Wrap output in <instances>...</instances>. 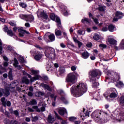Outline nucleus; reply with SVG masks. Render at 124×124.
Wrapping results in <instances>:
<instances>
[{
    "mask_svg": "<svg viewBox=\"0 0 124 124\" xmlns=\"http://www.w3.org/2000/svg\"><path fill=\"white\" fill-rule=\"evenodd\" d=\"M28 95L29 96H32L33 95V94L31 92H28Z\"/></svg>",
    "mask_w": 124,
    "mask_h": 124,
    "instance_id": "obj_63",
    "label": "nucleus"
},
{
    "mask_svg": "<svg viewBox=\"0 0 124 124\" xmlns=\"http://www.w3.org/2000/svg\"><path fill=\"white\" fill-rule=\"evenodd\" d=\"M19 18L22 19V20H25L27 21V15L20 14L19 15Z\"/></svg>",
    "mask_w": 124,
    "mask_h": 124,
    "instance_id": "obj_35",
    "label": "nucleus"
},
{
    "mask_svg": "<svg viewBox=\"0 0 124 124\" xmlns=\"http://www.w3.org/2000/svg\"><path fill=\"white\" fill-rule=\"evenodd\" d=\"M37 14L38 15H40L41 17H43L45 19H47L48 18V16H47V14L44 12V11H38L37 12Z\"/></svg>",
    "mask_w": 124,
    "mask_h": 124,
    "instance_id": "obj_15",
    "label": "nucleus"
},
{
    "mask_svg": "<svg viewBox=\"0 0 124 124\" xmlns=\"http://www.w3.org/2000/svg\"><path fill=\"white\" fill-rule=\"evenodd\" d=\"M43 87L47 90V91H49V92H52V89L50 88V86L47 84H43Z\"/></svg>",
    "mask_w": 124,
    "mask_h": 124,
    "instance_id": "obj_32",
    "label": "nucleus"
},
{
    "mask_svg": "<svg viewBox=\"0 0 124 124\" xmlns=\"http://www.w3.org/2000/svg\"><path fill=\"white\" fill-rule=\"evenodd\" d=\"M77 32H78V34H79V35H82V34L83 35H84V34H85V31H83H83H82L81 30L78 31Z\"/></svg>",
    "mask_w": 124,
    "mask_h": 124,
    "instance_id": "obj_42",
    "label": "nucleus"
},
{
    "mask_svg": "<svg viewBox=\"0 0 124 124\" xmlns=\"http://www.w3.org/2000/svg\"><path fill=\"white\" fill-rule=\"evenodd\" d=\"M108 30L109 31L113 32L115 31V26L112 24H110L108 26Z\"/></svg>",
    "mask_w": 124,
    "mask_h": 124,
    "instance_id": "obj_27",
    "label": "nucleus"
},
{
    "mask_svg": "<svg viewBox=\"0 0 124 124\" xmlns=\"http://www.w3.org/2000/svg\"><path fill=\"white\" fill-rule=\"evenodd\" d=\"M56 22L58 23V28H61V30H62V23H61V19H60V17H56Z\"/></svg>",
    "mask_w": 124,
    "mask_h": 124,
    "instance_id": "obj_23",
    "label": "nucleus"
},
{
    "mask_svg": "<svg viewBox=\"0 0 124 124\" xmlns=\"http://www.w3.org/2000/svg\"><path fill=\"white\" fill-rule=\"evenodd\" d=\"M98 75V72L96 70L91 71L89 72V78L91 82L96 80V77Z\"/></svg>",
    "mask_w": 124,
    "mask_h": 124,
    "instance_id": "obj_5",
    "label": "nucleus"
},
{
    "mask_svg": "<svg viewBox=\"0 0 124 124\" xmlns=\"http://www.w3.org/2000/svg\"><path fill=\"white\" fill-rule=\"evenodd\" d=\"M8 77L10 80H13V77L12 76V72L11 71H10L9 72Z\"/></svg>",
    "mask_w": 124,
    "mask_h": 124,
    "instance_id": "obj_41",
    "label": "nucleus"
},
{
    "mask_svg": "<svg viewBox=\"0 0 124 124\" xmlns=\"http://www.w3.org/2000/svg\"><path fill=\"white\" fill-rule=\"evenodd\" d=\"M18 124V122H17V121H12L10 123V124Z\"/></svg>",
    "mask_w": 124,
    "mask_h": 124,
    "instance_id": "obj_61",
    "label": "nucleus"
},
{
    "mask_svg": "<svg viewBox=\"0 0 124 124\" xmlns=\"http://www.w3.org/2000/svg\"><path fill=\"white\" fill-rule=\"evenodd\" d=\"M109 79H111L112 80V82H115L117 81V78H118V74L117 73L115 72L114 71H111L110 75H109Z\"/></svg>",
    "mask_w": 124,
    "mask_h": 124,
    "instance_id": "obj_10",
    "label": "nucleus"
},
{
    "mask_svg": "<svg viewBox=\"0 0 124 124\" xmlns=\"http://www.w3.org/2000/svg\"><path fill=\"white\" fill-rule=\"evenodd\" d=\"M0 101L2 103V104L4 107H10L11 106V102L8 101L7 100H5V97H3L1 98Z\"/></svg>",
    "mask_w": 124,
    "mask_h": 124,
    "instance_id": "obj_8",
    "label": "nucleus"
},
{
    "mask_svg": "<svg viewBox=\"0 0 124 124\" xmlns=\"http://www.w3.org/2000/svg\"><path fill=\"white\" fill-rule=\"evenodd\" d=\"M58 113L61 116H63L64 114H67V111H66V109L65 108H62L59 109Z\"/></svg>",
    "mask_w": 124,
    "mask_h": 124,
    "instance_id": "obj_18",
    "label": "nucleus"
},
{
    "mask_svg": "<svg viewBox=\"0 0 124 124\" xmlns=\"http://www.w3.org/2000/svg\"><path fill=\"white\" fill-rule=\"evenodd\" d=\"M37 79H38V77L36 76L31 78L30 80L31 82H34V81H35V80H37Z\"/></svg>",
    "mask_w": 124,
    "mask_h": 124,
    "instance_id": "obj_45",
    "label": "nucleus"
},
{
    "mask_svg": "<svg viewBox=\"0 0 124 124\" xmlns=\"http://www.w3.org/2000/svg\"><path fill=\"white\" fill-rule=\"evenodd\" d=\"M123 14L121 12L117 11L115 13V16L119 19H122V18H123Z\"/></svg>",
    "mask_w": 124,
    "mask_h": 124,
    "instance_id": "obj_22",
    "label": "nucleus"
},
{
    "mask_svg": "<svg viewBox=\"0 0 124 124\" xmlns=\"http://www.w3.org/2000/svg\"><path fill=\"white\" fill-rule=\"evenodd\" d=\"M33 109H34L36 112H44L45 111V106L43 105L42 107L41 108V109L38 108L37 106H34L32 107Z\"/></svg>",
    "mask_w": 124,
    "mask_h": 124,
    "instance_id": "obj_13",
    "label": "nucleus"
},
{
    "mask_svg": "<svg viewBox=\"0 0 124 124\" xmlns=\"http://www.w3.org/2000/svg\"><path fill=\"white\" fill-rule=\"evenodd\" d=\"M45 54L46 58L54 60L56 57L55 54V49L52 47H46Z\"/></svg>",
    "mask_w": 124,
    "mask_h": 124,
    "instance_id": "obj_2",
    "label": "nucleus"
},
{
    "mask_svg": "<svg viewBox=\"0 0 124 124\" xmlns=\"http://www.w3.org/2000/svg\"><path fill=\"white\" fill-rule=\"evenodd\" d=\"M3 94L5 96H8L10 94L9 88H6L5 89H0V97H1Z\"/></svg>",
    "mask_w": 124,
    "mask_h": 124,
    "instance_id": "obj_7",
    "label": "nucleus"
},
{
    "mask_svg": "<svg viewBox=\"0 0 124 124\" xmlns=\"http://www.w3.org/2000/svg\"><path fill=\"white\" fill-rule=\"evenodd\" d=\"M16 116H19V112L17 110L14 111V113Z\"/></svg>",
    "mask_w": 124,
    "mask_h": 124,
    "instance_id": "obj_56",
    "label": "nucleus"
},
{
    "mask_svg": "<svg viewBox=\"0 0 124 124\" xmlns=\"http://www.w3.org/2000/svg\"><path fill=\"white\" fill-rule=\"evenodd\" d=\"M88 90V87L86 84L82 82H79L76 86H73L71 88V93L76 95L77 97L83 95Z\"/></svg>",
    "mask_w": 124,
    "mask_h": 124,
    "instance_id": "obj_1",
    "label": "nucleus"
},
{
    "mask_svg": "<svg viewBox=\"0 0 124 124\" xmlns=\"http://www.w3.org/2000/svg\"><path fill=\"white\" fill-rule=\"evenodd\" d=\"M100 115H102V116H108V114H107L106 112L104 111H99L98 110L94 111L91 114V117H93V118H97V119H98V116Z\"/></svg>",
    "mask_w": 124,
    "mask_h": 124,
    "instance_id": "obj_6",
    "label": "nucleus"
},
{
    "mask_svg": "<svg viewBox=\"0 0 124 124\" xmlns=\"http://www.w3.org/2000/svg\"><path fill=\"white\" fill-rule=\"evenodd\" d=\"M34 20V17L32 15H29L26 16V22H30L31 23Z\"/></svg>",
    "mask_w": 124,
    "mask_h": 124,
    "instance_id": "obj_19",
    "label": "nucleus"
},
{
    "mask_svg": "<svg viewBox=\"0 0 124 124\" xmlns=\"http://www.w3.org/2000/svg\"><path fill=\"white\" fill-rule=\"evenodd\" d=\"M3 31H5V32H8L9 30H8V28H7V27L5 26L3 28Z\"/></svg>",
    "mask_w": 124,
    "mask_h": 124,
    "instance_id": "obj_51",
    "label": "nucleus"
},
{
    "mask_svg": "<svg viewBox=\"0 0 124 124\" xmlns=\"http://www.w3.org/2000/svg\"><path fill=\"white\" fill-rule=\"evenodd\" d=\"M81 22L83 24H87L88 23H90V20L87 18H84L81 20Z\"/></svg>",
    "mask_w": 124,
    "mask_h": 124,
    "instance_id": "obj_33",
    "label": "nucleus"
},
{
    "mask_svg": "<svg viewBox=\"0 0 124 124\" xmlns=\"http://www.w3.org/2000/svg\"><path fill=\"white\" fill-rule=\"evenodd\" d=\"M22 82L25 83L26 85H29V84H30V80L27 77H23L22 79Z\"/></svg>",
    "mask_w": 124,
    "mask_h": 124,
    "instance_id": "obj_26",
    "label": "nucleus"
},
{
    "mask_svg": "<svg viewBox=\"0 0 124 124\" xmlns=\"http://www.w3.org/2000/svg\"><path fill=\"white\" fill-rule=\"evenodd\" d=\"M19 62H25V60H24V57H20L19 58Z\"/></svg>",
    "mask_w": 124,
    "mask_h": 124,
    "instance_id": "obj_49",
    "label": "nucleus"
},
{
    "mask_svg": "<svg viewBox=\"0 0 124 124\" xmlns=\"http://www.w3.org/2000/svg\"><path fill=\"white\" fill-rule=\"evenodd\" d=\"M46 120L49 124H52L56 121V119H55V117L52 116L51 113H49Z\"/></svg>",
    "mask_w": 124,
    "mask_h": 124,
    "instance_id": "obj_12",
    "label": "nucleus"
},
{
    "mask_svg": "<svg viewBox=\"0 0 124 124\" xmlns=\"http://www.w3.org/2000/svg\"><path fill=\"white\" fill-rule=\"evenodd\" d=\"M25 26L27 28H30V27H31V25L29 23H26L25 24Z\"/></svg>",
    "mask_w": 124,
    "mask_h": 124,
    "instance_id": "obj_60",
    "label": "nucleus"
},
{
    "mask_svg": "<svg viewBox=\"0 0 124 124\" xmlns=\"http://www.w3.org/2000/svg\"><path fill=\"white\" fill-rule=\"evenodd\" d=\"M77 118L76 117H71L69 118V120L70 122H75L76 120H77Z\"/></svg>",
    "mask_w": 124,
    "mask_h": 124,
    "instance_id": "obj_44",
    "label": "nucleus"
},
{
    "mask_svg": "<svg viewBox=\"0 0 124 124\" xmlns=\"http://www.w3.org/2000/svg\"><path fill=\"white\" fill-rule=\"evenodd\" d=\"M90 57V54L88 51H84L81 53V58L82 59H87Z\"/></svg>",
    "mask_w": 124,
    "mask_h": 124,
    "instance_id": "obj_20",
    "label": "nucleus"
},
{
    "mask_svg": "<svg viewBox=\"0 0 124 124\" xmlns=\"http://www.w3.org/2000/svg\"><path fill=\"white\" fill-rule=\"evenodd\" d=\"M9 24L11 26H12V27H16V23H15V22H10Z\"/></svg>",
    "mask_w": 124,
    "mask_h": 124,
    "instance_id": "obj_50",
    "label": "nucleus"
},
{
    "mask_svg": "<svg viewBox=\"0 0 124 124\" xmlns=\"http://www.w3.org/2000/svg\"><path fill=\"white\" fill-rule=\"evenodd\" d=\"M31 72L32 73V74H37V71H35V70H32L31 71Z\"/></svg>",
    "mask_w": 124,
    "mask_h": 124,
    "instance_id": "obj_64",
    "label": "nucleus"
},
{
    "mask_svg": "<svg viewBox=\"0 0 124 124\" xmlns=\"http://www.w3.org/2000/svg\"><path fill=\"white\" fill-rule=\"evenodd\" d=\"M73 39L74 42H75L76 43H77L79 41H78V40H77V38H76V37H73Z\"/></svg>",
    "mask_w": 124,
    "mask_h": 124,
    "instance_id": "obj_57",
    "label": "nucleus"
},
{
    "mask_svg": "<svg viewBox=\"0 0 124 124\" xmlns=\"http://www.w3.org/2000/svg\"><path fill=\"white\" fill-rule=\"evenodd\" d=\"M93 88H97V86L99 85V84L97 83L95 81H93Z\"/></svg>",
    "mask_w": 124,
    "mask_h": 124,
    "instance_id": "obj_39",
    "label": "nucleus"
},
{
    "mask_svg": "<svg viewBox=\"0 0 124 124\" xmlns=\"http://www.w3.org/2000/svg\"><path fill=\"white\" fill-rule=\"evenodd\" d=\"M59 71L61 73H63L64 72V69L62 68H61L59 70Z\"/></svg>",
    "mask_w": 124,
    "mask_h": 124,
    "instance_id": "obj_62",
    "label": "nucleus"
},
{
    "mask_svg": "<svg viewBox=\"0 0 124 124\" xmlns=\"http://www.w3.org/2000/svg\"><path fill=\"white\" fill-rule=\"evenodd\" d=\"M60 99L63 102V103H64V104H67L68 103V101L65 97L62 96Z\"/></svg>",
    "mask_w": 124,
    "mask_h": 124,
    "instance_id": "obj_31",
    "label": "nucleus"
},
{
    "mask_svg": "<svg viewBox=\"0 0 124 124\" xmlns=\"http://www.w3.org/2000/svg\"><path fill=\"white\" fill-rule=\"evenodd\" d=\"M85 115L86 117H90V112L88 111H86V113H85Z\"/></svg>",
    "mask_w": 124,
    "mask_h": 124,
    "instance_id": "obj_58",
    "label": "nucleus"
},
{
    "mask_svg": "<svg viewBox=\"0 0 124 124\" xmlns=\"http://www.w3.org/2000/svg\"><path fill=\"white\" fill-rule=\"evenodd\" d=\"M46 36H48V39H49L51 42H53V41H55V37L54 34H50L48 35V33H46L44 37V39H46Z\"/></svg>",
    "mask_w": 124,
    "mask_h": 124,
    "instance_id": "obj_14",
    "label": "nucleus"
},
{
    "mask_svg": "<svg viewBox=\"0 0 124 124\" xmlns=\"http://www.w3.org/2000/svg\"><path fill=\"white\" fill-rule=\"evenodd\" d=\"M34 46L36 48H38V49H39V50H42V48L40 47L39 45H35Z\"/></svg>",
    "mask_w": 124,
    "mask_h": 124,
    "instance_id": "obj_59",
    "label": "nucleus"
},
{
    "mask_svg": "<svg viewBox=\"0 0 124 124\" xmlns=\"http://www.w3.org/2000/svg\"><path fill=\"white\" fill-rule=\"evenodd\" d=\"M108 40V42L111 45H115V44H117V40L113 38V36H109Z\"/></svg>",
    "mask_w": 124,
    "mask_h": 124,
    "instance_id": "obj_11",
    "label": "nucleus"
},
{
    "mask_svg": "<svg viewBox=\"0 0 124 124\" xmlns=\"http://www.w3.org/2000/svg\"><path fill=\"white\" fill-rule=\"evenodd\" d=\"M119 115L118 116L115 117V114H112L111 115L110 118L113 120H116L119 122L121 121H124V108H121L119 110Z\"/></svg>",
    "mask_w": 124,
    "mask_h": 124,
    "instance_id": "obj_4",
    "label": "nucleus"
},
{
    "mask_svg": "<svg viewBox=\"0 0 124 124\" xmlns=\"http://www.w3.org/2000/svg\"><path fill=\"white\" fill-rule=\"evenodd\" d=\"M30 105H36L37 104V102H36V100L32 99L29 102Z\"/></svg>",
    "mask_w": 124,
    "mask_h": 124,
    "instance_id": "obj_34",
    "label": "nucleus"
},
{
    "mask_svg": "<svg viewBox=\"0 0 124 124\" xmlns=\"http://www.w3.org/2000/svg\"><path fill=\"white\" fill-rule=\"evenodd\" d=\"M106 8V7L105 6H99L98 8V9L99 11H101L102 12H103L105 11V9Z\"/></svg>",
    "mask_w": 124,
    "mask_h": 124,
    "instance_id": "obj_38",
    "label": "nucleus"
},
{
    "mask_svg": "<svg viewBox=\"0 0 124 124\" xmlns=\"http://www.w3.org/2000/svg\"><path fill=\"white\" fill-rule=\"evenodd\" d=\"M92 18L93 19L94 23L96 24V25H98V20H97V19L96 18H94L93 17H92Z\"/></svg>",
    "mask_w": 124,
    "mask_h": 124,
    "instance_id": "obj_52",
    "label": "nucleus"
},
{
    "mask_svg": "<svg viewBox=\"0 0 124 124\" xmlns=\"http://www.w3.org/2000/svg\"><path fill=\"white\" fill-rule=\"evenodd\" d=\"M17 85L18 81L17 80H15L11 83L10 86L11 87L12 89H14V88H15V87H16Z\"/></svg>",
    "mask_w": 124,
    "mask_h": 124,
    "instance_id": "obj_24",
    "label": "nucleus"
},
{
    "mask_svg": "<svg viewBox=\"0 0 124 124\" xmlns=\"http://www.w3.org/2000/svg\"><path fill=\"white\" fill-rule=\"evenodd\" d=\"M96 122H97V123L98 124H105V123L107 122V119H105L104 118H97V119L96 120Z\"/></svg>",
    "mask_w": 124,
    "mask_h": 124,
    "instance_id": "obj_17",
    "label": "nucleus"
},
{
    "mask_svg": "<svg viewBox=\"0 0 124 124\" xmlns=\"http://www.w3.org/2000/svg\"><path fill=\"white\" fill-rule=\"evenodd\" d=\"M50 97H51L52 98H54V100L56 101V98H57V96H55L54 94H52L50 95Z\"/></svg>",
    "mask_w": 124,
    "mask_h": 124,
    "instance_id": "obj_53",
    "label": "nucleus"
},
{
    "mask_svg": "<svg viewBox=\"0 0 124 124\" xmlns=\"http://www.w3.org/2000/svg\"><path fill=\"white\" fill-rule=\"evenodd\" d=\"M19 5L21 7H22V8H26L27 6V4L24 2H19Z\"/></svg>",
    "mask_w": 124,
    "mask_h": 124,
    "instance_id": "obj_40",
    "label": "nucleus"
},
{
    "mask_svg": "<svg viewBox=\"0 0 124 124\" xmlns=\"http://www.w3.org/2000/svg\"><path fill=\"white\" fill-rule=\"evenodd\" d=\"M14 63H13L14 66L16 68H17V69H21L22 67L20 65H19V62H18V60L16 58H14Z\"/></svg>",
    "mask_w": 124,
    "mask_h": 124,
    "instance_id": "obj_16",
    "label": "nucleus"
},
{
    "mask_svg": "<svg viewBox=\"0 0 124 124\" xmlns=\"http://www.w3.org/2000/svg\"><path fill=\"white\" fill-rule=\"evenodd\" d=\"M119 17H116V16L114 17L113 21V22H118V20H119Z\"/></svg>",
    "mask_w": 124,
    "mask_h": 124,
    "instance_id": "obj_55",
    "label": "nucleus"
},
{
    "mask_svg": "<svg viewBox=\"0 0 124 124\" xmlns=\"http://www.w3.org/2000/svg\"><path fill=\"white\" fill-rule=\"evenodd\" d=\"M100 38H101V37L100 36V35H99V34L97 33H95L93 35V39H94V40H96V41L99 40Z\"/></svg>",
    "mask_w": 124,
    "mask_h": 124,
    "instance_id": "obj_25",
    "label": "nucleus"
},
{
    "mask_svg": "<svg viewBox=\"0 0 124 124\" xmlns=\"http://www.w3.org/2000/svg\"><path fill=\"white\" fill-rule=\"evenodd\" d=\"M99 46H100V47H102V48H106V47H107L106 45H104L103 44H100Z\"/></svg>",
    "mask_w": 124,
    "mask_h": 124,
    "instance_id": "obj_54",
    "label": "nucleus"
},
{
    "mask_svg": "<svg viewBox=\"0 0 124 124\" xmlns=\"http://www.w3.org/2000/svg\"><path fill=\"white\" fill-rule=\"evenodd\" d=\"M31 121L32 122H36V121H38V117L37 116L32 117Z\"/></svg>",
    "mask_w": 124,
    "mask_h": 124,
    "instance_id": "obj_46",
    "label": "nucleus"
},
{
    "mask_svg": "<svg viewBox=\"0 0 124 124\" xmlns=\"http://www.w3.org/2000/svg\"><path fill=\"white\" fill-rule=\"evenodd\" d=\"M117 96H118V94L115 92H112L109 95V97L110 98H116Z\"/></svg>",
    "mask_w": 124,
    "mask_h": 124,
    "instance_id": "obj_29",
    "label": "nucleus"
},
{
    "mask_svg": "<svg viewBox=\"0 0 124 124\" xmlns=\"http://www.w3.org/2000/svg\"><path fill=\"white\" fill-rule=\"evenodd\" d=\"M23 75H25L26 76H28L29 77V78H31V76L30 74H28L26 72H23Z\"/></svg>",
    "mask_w": 124,
    "mask_h": 124,
    "instance_id": "obj_48",
    "label": "nucleus"
},
{
    "mask_svg": "<svg viewBox=\"0 0 124 124\" xmlns=\"http://www.w3.org/2000/svg\"><path fill=\"white\" fill-rule=\"evenodd\" d=\"M77 81V78L73 73H69L66 78V82L69 83L70 86L75 84Z\"/></svg>",
    "mask_w": 124,
    "mask_h": 124,
    "instance_id": "obj_3",
    "label": "nucleus"
},
{
    "mask_svg": "<svg viewBox=\"0 0 124 124\" xmlns=\"http://www.w3.org/2000/svg\"><path fill=\"white\" fill-rule=\"evenodd\" d=\"M7 34L9 36H13L14 35H15V34L13 32V31L12 30H10L9 31H8L7 32Z\"/></svg>",
    "mask_w": 124,
    "mask_h": 124,
    "instance_id": "obj_37",
    "label": "nucleus"
},
{
    "mask_svg": "<svg viewBox=\"0 0 124 124\" xmlns=\"http://www.w3.org/2000/svg\"><path fill=\"white\" fill-rule=\"evenodd\" d=\"M50 19L53 21L56 19V16L54 14H51L50 15Z\"/></svg>",
    "mask_w": 124,
    "mask_h": 124,
    "instance_id": "obj_43",
    "label": "nucleus"
},
{
    "mask_svg": "<svg viewBox=\"0 0 124 124\" xmlns=\"http://www.w3.org/2000/svg\"><path fill=\"white\" fill-rule=\"evenodd\" d=\"M54 113L55 115L57 118V119H58V120H61V124H66V121L65 120H62V118H61V117H60V116L59 115V114H57V112H56V111H54Z\"/></svg>",
    "mask_w": 124,
    "mask_h": 124,
    "instance_id": "obj_21",
    "label": "nucleus"
},
{
    "mask_svg": "<svg viewBox=\"0 0 124 124\" xmlns=\"http://www.w3.org/2000/svg\"><path fill=\"white\" fill-rule=\"evenodd\" d=\"M121 49H124V40H122L120 45Z\"/></svg>",
    "mask_w": 124,
    "mask_h": 124,
    "instance_id": "obj_47",
    "label": "nucleus"
},
{
    "mask_svg": "<svg viewBox=\"0 0 124 124\" xmlns=\"http://www.w3.org/2000/svg\"><path fill=\"white\" fill-rule=\"evenodd\" d=\"M55 35L56 36H61L62 35V31L61 30H55Z\"/></svg>",
    "mask_w": 124,
    "mask_h": 124,
    "instance_id": "obj_36",
    "label": "nucleus"
},
{
    "mask_svg": "<svg viewBox=\"0 0 124 124\" xmlns=\"http://www.w3.org/2000/svg\"><path fill=\"white\" fill-rule=\"evenodd\" d=\"M42 58V54H41V53H39L38 54H36L35 57V60H36V61H39V60H40L41 58Z\"/></svg>",
    "mask_w": 124,
    "mask_h": 124,
    "instance_id": "obj_28",
    "label": "nucleus"
},
{
    "mask_svg": "<svg viewBox=\"0 0 124 124\" xmlns=\"http://www.w3.org/2000/svg\"><path fill=\"white\" fill-rule=\"evenodd\" d=\"M18 31L19 32V36H20V37H24V35L25 33L26 34H30V32L24 30V28L22 27L18 29Z\"/></svg>",
    "mask_w": 124,
    "mask_h": 124,
    "instance_id": "obj_9",
    "label": "nucleus"
},
{
    "mask_svg": "<svg viewBox=\"0 0 124 124\" xmlns=\"http://www.w3.org/2000/svg\"><path fill=\"white\" fill-rule=\"evenodd\" d=\"M119 102L120 104L124 105V94H122V95L120 97Z\"/></svg>",
    "mask_w": 124,
    "mask_h": 124,
    "instance_id": "obj_30",
    "label": "nucleus"
}]
</instances>
